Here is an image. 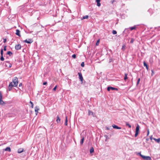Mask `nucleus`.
I'll return each instance as SVG.
<instances>
[{"label": "nucleus", "mask_w": 160, "mask_h": 160, "mask_svg": "<svg viewBox=\"0 0 160 160\" xmlns=\"http://www.w3.org/2000/svg\"><path fill=\"white\" fill-rule=\"evenodd\" d=\"M88 18V15H86L85 16H83L82 17V19H87Z\"/></svg>", "instance_id": "25"}, {"label": "nucleus", "mask_w": 160, "mask_h": 160, "mask_svg": "<svg viewBox=\"0 0 160 160\" xmlns=\"http://www.w3.org/2000/svg\"><path fill=\"white\" fill-rule=\"evenodd\" d=\"M6 38H3V42L4 43L6 42Z\"/></svg>", "instance_id": "41"}, {"label": "nucleus", "mask_w": 160, "mask_h": 160, "mask_svg": "<svg viewBox=\"0 0 160 160\" xmlns=\"http://www.w3.org/2000/svg\"><path fill=\"white\" fill-rule=\"evenodd\" d=\"M47 82H44L43 83V85H46L47 84Z\"/></svg>", "instance_id": "42"}, {"label": "nucleus", "mask_w": 160, "mask_h": 160, "mask_svg": "<svg viewBox=\"0 0 160 160\" xmlns=\"http://www.w3.org/2000/svg\"><path fill=\"white\" fill-rule=\"evenodd\" d=\"M126 29H125V30L123 32V33H124L125 32V31Z\"/></svg>", "instance_id": "52"}, {"label": "nucleus", "mask_w": 160, "mask_h": 160, "mask_svg": "<svg viewBox=\"0 0 160 160\" xmlns=\"http://www.w3.org/2000/svg\"><path fill=\"white\" fill-rule=\"evenodd\" d=\"M134 41V39L133 38H132L130 41V43H133Z\"/></svg>", "instance_id": "34"}, {"label": "nucleus", "mask_w": 160, "mask_h": 160, "mask_svg": "<svg viewBox=\"0 0 160 160\" xmlns=\"http://www.w3.org/2000/svg\"><path fill=\"white\" fill-rule=\"evenodd\" d=\"M23 42L27 43H31L33 42V40L32 39H28L23 41Z\"/></svg>", "instance_id": "3"}, {"label": "nucleus", "mask_w": 160, "mask_h": 160, "mask_svg": "<svg viewBox=\"0 0 160 160\" xmlns=\"http://www.w3.org/2000/svg\"><path fill=\"white\" fill-rule=\"evenodd\" d=\"M78 75L79 77V78L80 80V81L82 82V81L83 80V78L82 76V74L81 72H78Z\"/></svg>", "instance_id": "6"}, {"label": "nucleus", "mask_w": 160, "mask_h": 160, "mask_svg": "<svg viewBox=\"0 0 160 160\" xmlns=\"http://www.w3.org/2000/svg\"><path fill=\"white\" fill-rule=\"evenodd\" d=\"M125 46H123L122 47V49H125Z\"/></svg>", "instance_id": "43"}, {"label": "nucleus", "mask_w": 160, "mask_h": 160, "mask_svg": "<svg viewBox=\"0 0 160 160\" xmlns=\"http://www.w3.org/2000/svg\"><path fill=\"white\" fill-rule=\"evenodd\" d=\"M23 151V149L22 148H19L18 150V152L19 153H21Z\"/></svg>", "instance_id": "19"}, {"label": "nucleus", "mask_w": 160, "mask_h": 160, "mask_svg": "<svg viewBox=\"0 0 160 160\" xmlns=\"http://www.w3.org/2000/svg\"><path fill=\"white\" fill-rule=\"evenodd\" d=\"M5 151H7L8 152H10L11 151V149L10 148L8 147H7L5 149Z\"/></svg>", "instance_id": "20"}, {"label": "nucleus", "mask_w": 160, "mask_h": 160, "mask_svg": "<svg viewBox=\"0 0 160 160\" xmlns=\"http://www.w3.org/2000/svg\"><path fill=\"white\" fill-rule=\"evenodd\" d=\"M84 140V138L83 137H82L80 141V144H81L82 145L83 144V142Z\"/></svg>", "instance_id": "22"}, {"label": "nucleus", "mask_w": 160, "mask_h": 160, "mask_svg": "<svg viewBox=\"0 0 160 160\" xmlns=\"http://www.w3.org/2000/svg\"><path fill=\"white\" fill-rule=\"evenodd\" d=\"M114 2V0H113V1H112V3Z\"/></svg>", "instance_id": "50"}, {"label": "nucleus", "mask_w": 160, "mask_h": 160, "mask_svg": "<svg viewBox=\"0 0 160 160\" xmlns=\"http://www.w3.org/2000/svg\"><path fill=\"white\" fill-rule=\"evenodd\" d=\"M0 60L2 61H3L4 60V58L3 56H1L0 58Z\"/></svg>", "instance_id": "29"}, {"label": "nucleus", "mask_w": 160, "mask_h": 160, "mask_svg": "<svg viewBox=\"0 0 160 160\" xmlns=\"http://www.w3.org/2000/svg\"><path fill=\"white\" fill-rule=\"evenodd\" d=\"M110 90H116V91L118 90V89L116 88L112 87H108L107 88V90L108 91H110Z\"/></svg>", "instance_id": "5"}, {"label": "nucleus", "mask_w": 160, "mask_h": 160, "mask_svg": "<svg viewBox=\"0 0 160 160\" xmlns=\"http://www.w3.org/2000/svg\"><path fill=\"white\" fill-rule=\"evenodd\" d=\"M149 134V131L148 130V131L147 135V136Z\"/></svg>", "instance_id": "44"}, {"label": "nucleus", "mask_w": 160, "mask_h": 160, "mask_svg": "<svg viewBox=\"0 0 160 160\" xmlns=\"http://www.w3.org/2000/svg\"><path fill=\"white\" fill-rule=\"evenodd\" d=\"M99 42V40L97 41V42L96 43V45H97V46L98 45Z\"/></svg>", "instance_id": "39"}, {"label": "nucleus", "mask_w": 160, "mask_h": 160, "mask_svg": "<svg viewBox=\"0 0 160 160\" xmlns=\"http://www.w3.org/2000/svg\"><path fill=\"white\" fill-rule=\"evenodd\" d=\"M139 128V126L138 124H137L135 130V137H137L138 134Z\"/></svg>", "instance_id": "2"}, {"label": "nucleus", "mask_w": 160, "mask_h": 160, "mask_svg": "<svg viewBox=\"0 0 160 160\" xmlns=\"http://www.w3.org/2000/svg\"><path fill=\"white\" fill-rule=\"evenodd\" d=\"M72 57L74 58H76V55L75 54H74L72 55Z\"/></svg>", "instance_id": "37"}, {"label": "nucleus", "mask_w": 160, "mask_h": 160, "mask_svg": "<svg viewBox=\"0 0 160 160\" xmlns=\"http://www.w3.org/2000/svg\"><path fill=\"white\" fill-rule=\"evenodd\" d=\"M153 139L158 143H159L160 142V138H159L158 139L154 138Z\"/></svg>", "instance_id": "23"}, {"label": "nucleus", "mask_w": 160, "mask_h": 160, "mask_svg": "<svg viewBox=\"0 0 160 160\" xmlns=\"http://www.w3.org/2000/svg\"><path fill=\"white\" fill-rule=\"evenodd\" d=\"M94 152V148L93 147H91L90 150V152L92 153Z\"/></svg>", "instance_id": "24"}, {"label": "nucleus", "mask_w": 160, "mask_h": 160, "mask_svg": "<svg viewBox=\"0 0 160 160\" xmlns=\"http://www.w3.org/2000/svg\"><path fill=\"white\" fill-rule=\"evenodd\" d=\"M57 119L56 120V121L58 123H59L60 122V118L59 117V116H58L57 117Z\"/></svg>", "instance_id": "15"}, {"label": "nucleus", "mask_w": 160, "mask_h": 160, "mask_svg": "<svg viewBox=\"0 0 160 160\" xmlns=\"http://www.w3.org/2000/svg\"><path fill=\"white\" fill-rule=\"evenodd\" d=\"M100 2V0H96V2H97V5L98 7H100L101 5Z\"/></svg>", "instance_id": "14"}, {"label": "nucleus", "mask_w": 160, "mask_h": 160, "mask_svg": "<svg viewBox=\"0 0 160 160\" xmlns=\"http://www.w3.org/2000/svg\"><path fill=\"white\" fill-rule=\"evenodd\" d=\"M2 94L0 92V104L1 105H3L4 104V102L2 100Z\"/></svg>", "instance_id": "4"}, {"label": "nucleus", "mask_w": 160, "mask_h": 160, "mask_svg": "<svg viewBox=\"0 0 160 160\" xmlns=\"http://www.w3.org/2000/svg\"><path fill=\"white\" fill-rule=\"evenodd\" d=\"M67 119H68L67 116H66V120H65V123H64V124L66 126H67V125H68V123H67L68 120H67Z\"/></svg>", "instance_id": "21"}, {"label": "nucleus", "mask_w": 160, "mask_h": 160, "mask_svg": "<svg viewBox=\"0 0 160 160\" xmlns=\"http://www.w3.org/2000/svg\"><path fill=\"white\" fill-rule=\"evenodd\" d=\"M7 54H8L9 55H11L12 54V52H11V51H8L7 53Z\"/></svg>", "instance_id": "28"}, {"label": "nucleus", "mask_w": 160, "mask_h": 160, "mask_svg": "<svg viewBox=\"0 0 160 160\" xmlns=\"http://www.w3.org/2000/svg\"><path fill=\"white\" fill-rule=\"evenodd\" d=\"M88 115H92L94 117L95 116L94 115L95 114H94L92 112L89 110H88Z\"/></svg>", "instance_id": "8"}, {"label": "nucleus", "mask_w": 160, "mask_h": 160, "mask_svg": "<svg viewBox=\"0 0 160 160\" xmlns=\"http://www.w3.org/2000/svg\"><path fill=\"white\" fill-rule=\"evenodd\" d=\"M150 139H151V140H152V136H151L150 137Z\"/></svg>", "instance_id": "45"}, {"label": "nucleus", "mask_w": 160, "mask_h": 160, "mask_svg": "<svg viewBox=\"0 0 160 160\" xmlns=\"http://www.w3.org/2000/svg\"><path fill=\"white\" fill-rule=\"evenodd\" d=\"M127 75H128L127 74V73L125 74V77L124 78V79L125 80H126L128 78Z\"/></svg>", "instance_id": "26"}, {"label": "nucleus", "mask_w": 160, "mask_h": 160, "mask_svg": "<svg viewBox=\"0 0 160 160\" xmlns=\"http://www.w3.org/2000/svg\"><path fill=\"white\" fill-rule=\"evenodd\" d=\"M16 35L18 36H21V35L20 34V31H19V30L18 29H17L16 30Z\"/></svg>", "instance_id": "13"}, {"label": "nucleus", "mask_w": 160, "mask_h": 160, "mask_svg": "<svg viewBox=\"0 0 160 160\" xmlns=\"http://www.w3.org/2000/svg\"><path fill=\"white\" fill-rule=\"evenodd\" d=\"M138 155H140L142 158V156H143V155L141 154L140 152H138Z\"/></svg>", "instance_id": "36"}, {"label": "nucleus", "mask_w": 160, "mask_h": 160, "mask_svg": "<svg viewBox=\"0 0 160 160\" xmlns=\"http://www.w3.org/2000/svg\"><path fill=\"white\" fill-rule=\"evenodd\" d=\"M12 87L13 86L12 85V82H10L8 87V91H10L12 89Z\"/></svg>", "instance_id": "11"}, {"label": "nucleus", "mask_w": 160, "mask_h": 160, "mask_svg": "<svg viewBox=\"0 0 160 160\" xmlns=\"http://www.w3.org/2000/svg\"><path fill=\"white\" fill-rule=\"evenodd\" d=\"M148 140H149V138H146V140L147 141H148Z\"/></svg>", "instance_id": "49"}, {"label": "nucleus", "mask_w": 160, "mask_h": 160, "mask_svg": "<svg viewBox=\"0 0 160 160\" xmlns=\"http://www.w3.org/2000/svg\"><path fill=\"white\" fill-rule=\"evenodd\" d=\"M106 129H107V130H109V128H108V127H107V128H106Z\"/></svg>", "instance_id": "48"}, {"label": "nucleus", "mask_w": 160, "mask_h": 160, "mask_svg": "<svg viewBox=\"0 0 160 160\" xmlns=\"http://www.w3.org/2000/svg\"><path fill=\"white\" fill-rule=\"evenodd\" d=\"M39 110V109L37 106H36L35 108V111L37 113L36 114H37V113L38 112V111Z\"/></svg>", "instance_id": "17"}, {"label": "nucleus", "mask_w": 160, "mask_h": 160, "mask_svg": "<svg viewBox=\"0 0 160 160\" xmlns=\"http://www.w3.org/2000/svg\"><path fill=\"white\" fill-rule=\"evenodd\" d=\"M143 159L146 160H151V158L149 156H145L143 155L142 158Z\"/></svg>", "instance_id": "7"}, {"label": "nucleus", "mask_w": 160, "mask_h": 160, "mask_svg": "<svg viewBox=\"0 0 160 160\" xmlns=\"http://www.w3.org/2000/svg\"><path fill=\"white\" fill-rule=\"evenodd\" d=\"M136 28V26L135 25L133 27H130L129 28L131 31H132L134 29H135Z\"/></svg>", "instance_id": "18"}, {"label": "nucleus", "mask_w": 160, "mask_h": 160, "mask_svg": "<svg viewBox=\"0 0 160 160\" xmlns=\"http://www.w3.org/2000/svg\"><path fill=\"white\" fill-rule=\"evenodd\" d=\"M30 103L31 104V107L32 108H33V104L32 102L31 101H30Z\"/></svg>", "instance_id": "33"}, {"label": "nucleus", "mask_w": 160, "mask_h": 160, "mask_svg": "<svg viewBox=\"0 0 160 160\" xmlns=\"http://www.w3.org/2000/svg\"><path fill=\"white\" fill-rule=\"evenodd\" d=\"M5 65L7 67L9 68H10L12 67L11 64L8 61L6 62Z\"/></svg>", "instance_id": "10"}, {"label": "nucleus", "mask_w": 160, "mask_h": 160, "mask_svg": "<svg viewBox=\"0 0 160 160\" xmlns=\"http://www.w3.org/2000/svg\"><path fill=\"white\" fill-rule=\"evenodd\" d=\"M81 67H84V62H82L81 64Z\"/></svg>", "instance_id": "35"}, {"label": "nucleus", "mask_w": 160, "mask_h": 160, "mask_svg": "<svg viewBox=\"0 0 160 160\" xmlns=\"http://www.w3.org/2000/svg\"><path fill=\"white\" fill-rule=\"evenodd\" d=\"M143 65H144V66L145 67H146V68L148 70V65L146 63V62H145L144 61L143 62Z\"/></svg>", "instance_id": "16"}, {"label": "nucleus", "mask_w": 160, "mask_h": 160, "mask_svg": "<svg viewBox=\"0 0 160 160\" xmlns=\"http://www.w3.org/2000/svg\"><path fill=\"white\" fill-rule=\"evenodd\" d=\"M126 125L128 126L130 128L131 127V125L127 122H126Z\"/></svg>", "instance_id": "27"}, {"label": "nucleus", "mask_w": 160, "mask_h": 160, "mask_svg": "<svg viewBox=\"0 0 160 160\" xmlns=\"http://www.w3.org/2000/svg\"><path fill=\"white\" fill-rule=\"evenodd\" d=\"M22 85V84L21 83H20V84H19V87H20Z\"/></svg>", "instance_id": "47"}, {"label": "nucleus", "mask_w": 160, "mask_h": 160, "mask_svg": "<svg viewBox=\"0 0 160 160\" xmlns=\"http://www.w3.org/2000/svg\"><path fill=\"white\" fill-rule=\"evenodd\" d=\"M152 11V10L149 9L148 10V11Z\"/></svg>", "instance_id": "51"}, {"label": "nucleus", "mask_w": 160, "mask_h": 160, "mask_svg": "<svg viewBox=\"0 0 160 160\" xmlns=\"http://www.w3.org/2000/svg\"><path fill=\"white\" fill-rule=\"evenodd\" d=\"M140 78H139L138 79V81L137 82V85H138V84L139 83L140 81Z\"/></svg>", "instance_id": "32"}, {"label": "nucleus", "mask_w": 160, "mask_h": 160, "mask_svg": "<svg viewBox=\"0 0 160 160\" xmlns=\"http://www.w3.org/2000/svg\"><path fill=\"white\" fill-rule=\"evenodd\" d=\"M112 127H113V128L115 129H121V128L120 127H119L118 126H117V125H114V124H113V125H112Z\"/></svg>", "instance_id": "12"}, {"label": "nucleus", "mask_w": 160, "mask_h": 160, "mask_svg": "<svg viewBox=\"0 0 160 160\" xmlns=\"http://www.w3.org/2000/svg\"><path fill=\"white\" fill-rule=\"evenodd\" d=\"M11 82H12V85L13 87H16L17 86L18 83V80L17 77H14L12 79V81Z\"/></svg>", "instance_id": "1"}, {"label": "nucleus", "mask_w": 160, "mask_h": 160, "mask_svg": "<svg viewBox=\"0 0 160 160\" xmlns=\"http://www.w3.org/2000/svg\"><path fill=\"white\" fill-rule=\"evenodd\" d=\"M57 87V86H56L53 89V91H55L56 90V88Z\"/></svg>", "instance_id": "38"}, {"label": "nucleus", "mask_w": 160, "mask_h": 160, "mask_svg": "<svg viewBox=\"0 0 160 160\" xmlns=\"http://www.w3.org/2000/svg\"><path fill=\"white\" fill-rule=\"evenodd\" d=\"M0 53H1V56H3V50L2 49H1Z\"/></svg>", "instance_id": "31"}, {"label": "nucleus", "mask_w": 160, "mask_h": 160, "mask_svg": "<svg viewBox=\"0 0 160 160\" xmlns=\"http://www.w3.org/2000/svg\"><path fill=\"white\" fill-rule=\"evenodd\" d=\"M152 75L153 74V73L154 74V72L152 70Z\"/></svg>", "instance_id": "46"}, {"label": "nucleus", "mask_w": 160, "mask_h": 160, "mask_svg": "<svg viewBox=\"0 0 160 160\" xmlns=\"http://www.w3.org/2000/svg\"><path fill=\"white\" fill-rule=\"evenodd\" d=\"M21 46L20 44H18V45H16L15 46V48L17 50H19L21 48Z\"/></svg>", "instance_id": "9"}, {"label": "nucleus", "mask_w": 160, "mask_h": 160, "mask_svg": "<svg viewBox=\"0 0 160 160\" xmlns=\"http://www.w3.org/2000/svg\"><path fill=\"white\" fill-rule=\"evenodd\" d=\"M6 47H7V46H4V49H3V50L4 51H6Z\"/></svg>", "instance_id": "40"}, {"label": "nucleus", "mask_w": 160, "mask_h": 160, "mask_svg": "<svg viewBox=\"0 0 160 160\" xmlns=\"http://www.w3.org/2000/svg\"><path fill=\"white\" fill-rule=\"evenodd\" d=\"M112 33L113 34H117V32L116 31L113 30L112 31Z\"/></svg>", "instance_id": "30"}]
</instances>
